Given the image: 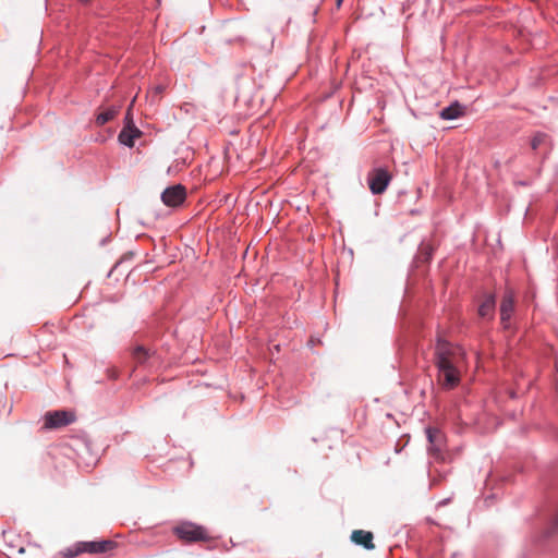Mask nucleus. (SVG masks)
<instances>
[{"label": "nucleus", "mask_w": 558, "mask_h": 558, "mask_svg": "<svg viewBox=\"0 0 558 558\" xmlns=\"http://www.w3.org/2000/svg\"><path fill=\"white\" fill-rule=\"evenodd\" d=\"M434 356L438 368V383L441 387L452 389L458 386L465 360L463 349L439 338Z\"/></svg>", "instance_id": "f257e3e1"}, {"label": "nucleus", "mask_w": 558, "mask_h": 558, "mask_svg": "<svg viewBox=\"0 0 558 558\" xmlns=\"http://www.w3.org/2000/svg\"><path fill=\"white\" fill-rule=\"evenodd\" d=\"M175 535L186 543H208L214 538L206 527L192 522H183L174 529Z\"/></svg>", "instance_id": "f03ea898"}, {"label": "nucleus", "mask_w": 558, "mask_h": 558, "mask_svg": "<svg viewBox=\"0 0 558 558\" xmlns=\"http://www.w3.org/2000/svg\"><path fill=\"white\" fill-rule=\"evenodd\" d=\"M392 177L386 168H375L367 174V183L375 195L383 194L389 185Z\"/></svg>", "instance_id": "7ed1b4c3"}, {"label": "nucleus", "mask_w": 558, "mask_h": 558, "mask_svg": "<svg viewBox=\"0 0 558 558\" xmlns=\"http://www.w3.org/2000/svg\"><path fill=\"white\" fill-rule=\"evenodd\" d=\"M75 421V414L70 411L58 410L49 411L44 416V428L57 429L72 424Z\"/></svg>", "instance_id": "20e7f679"}, {"label": "nucleus", "mask_w": 558, "mask_h": 558, "mask_svg": "<svg viewBox=\"0 0 558 558\" xmlns=\"http://www.w3.org/2000/svg\"><path fill=\"white\" fill-rule=\"evenodd\" d=\"M2 537L8 556H20L25 553V547L20 535L14 531L8 530L2 532Z\"/></svg>", "instance_id": "39448f33"}, {"label": "nucleus", "mask_w": 558, "mask_h": 558, "mask_svg": "<svg viewBox=\"0 0 558 558\" xmlns=\"http://www.w3.org/2000/svg\"><path fill=\"white\" fill-rule=\"evenodd\" d=\"M186 197L185 187L178 184L168 187L161 194V199L167 206L175 207L181 205Z\"/></svg>", "instance_id": "423d86ee"}, {"label": "nucleus", "mask_w": 558, "mask_h": 558, "mask_svg": "<svg viewBox=\"0 0 558 558\" xmlns=\"http://www.w3.org/2000/svg\"><path fill=\"white\" fill-rule=\"evenodd\" d=\"M514 310V294L507 290L500 304V322L505 329L509 328V320Z\"/></svg>", "instance_id": "0eeeda50"}, {"label": "nucleus", "mask_w": 558, "mask_h": 558, "mask_svg": "<svg viewBox=\"0 0 558 558\" xmlns=\"http://www.w3.org/2000/svg\"><path fill=\"white\" fill-rule=\"evenodd\" d=\"M117 546V543L110 539L94 541V542H82V549L84 553L89 554H101L112 550Z\"/></svg>", "instance_id": "6e6552de"}, {"label": "nucleus", "mask_w": 558, "mask_h": 558, "mask_svg": "<svg viewBox=\"0 0 558 558\" xmlns=\"http://www.w3.org/2000/svg\"><path fill=\"white\" fill-rule=\"evenodd\" d=\"M427 438L430 444L429 451L437 459H444L441 454L444 446V435L436 428L427 429Z\"/></svg>", "instance_id": "1a4fd4ad"}, {"label": "nucleus", "mask_w": 558, "mask_h": 558, "mask_svg": "<svg viewBox=\"0 0 558 558\" xmlns=\"http://www.w3.org/2000/svg\"><path fill=\"white\" fill-rule=\"evenodd\" d=\"M141 135L142 132L130 121L120 132L119 142L128 147H133L134 141Z\"/></svg>", "instance_id": "9d476101"}, {"label": "nucleus", "mask_w": 558, "mask_h": 558, "mask_svg": "<svg viewBox=\"0 0 558 558\" xmlns=\"http://www.w3.org/2000/svg\"><path fill=\"white\" fill-rule=\"evenodd\" d=\"M350 538L354 544L360 545L365 549L372 550L375 548V544L373 543L374 535L369 531L354 530L351 533Z\"/></svg>", "instance_id": "9b49d317"}, {"label": "nucleus", "mask_w": 558, "mask_h": 558, "mask_svg": "<svg viewBox=\"0 0 558 558\" xmlns=\"http://www.w3.org/2000/svg\"><path fill=\"white\" fill-rule=\"evenodd\" d=\"M496 301L493 294L485 296L478 307V316L484 319H493L495 313Z\"/></svg>", "instance_id": "f8f14e48"}, {"label": "nucleus", "mask_w": 558, "mask_h": 558, "mask_svg": "<svg viewBox=\"0 0 558 558\" xmlns=\"http://www.w3.org/2000/svg\"><path fill=\"white\" fill-rule=\"evenodd\" d=\"M464 109L459 102H454L449 107L444 108L439 116L444 120H453L463 116Z\"/></svg>", "instance_id": "ddd939ff"}, {"label": "nucleus", "mask_w": 558, "mask_h": 558, "mask_svg": "<svg viewBox=\"0 0 558 558\" xmlns=\"http://www.w3.org/2000/svg\"><path fill=\"white\" fill-rule=\"evenodd\" d=\"M119 112V108H116L113 106L106 108L104 111L99 112L96 117V124L101 126L106 124L107 122L111 121L116 118V116Z\"/></svg>", "instance_id": "4468645a"}, {"label": "nucleus", "mask_w": 558, "mask_h": 558, "mask_svg": "<svg viewBox=\"0 0 558 558\" xmlns=\"http://www.w3.org/2000/svg\"><path fill=\"white\" fill-rule=\"evenodd\" d=\"M132 355L134 361L140 365L145 364L147 360L151 356L149 350L144 348L143 345L135 347L132 352Z\"/></svg>", "instance_id": "2eb2a0df"}, {"label": "nucleus", "mask_w": 558, "mask_h": 558, "mask_svg": "<svg viewBox=\"0 0 558 558\" xmlns=\"http://www.w3.org/2000/svg\"><path fill=\"white\" fill-rule=\"evenodd\" d=\"M82 553H84V550L82 549V542H80L73 548H68L62 551V555L64 558H74Z\"/></svg>", "instance_id": "dca6fc26"}, {"label": "nucleus", "mask_w": 558, "mask_h": 558, "mask_svg": "<svg viewBox=\"0 0 558 558\" xmlns=\"http://www.w3.org/2000/svg\"><path fill=\"white\" fill-rule=\"evenodd\" d=\"M547 136L545 134L538 133L531 141L532 149L536 150L542 144L545 143Z\"/></svg>", "instance_id": "f3484780"}, {"label": "nucleus", "mask_w": 558, "mask_h": 558, "mask_svg": "<svg viewBox=\"0 0 558 558\" xmlns=\"http://www.w3.org/2000/svg\"><path fill=\"white\" fill-rule=\"evenodd\" d=\"M132 102H134V100ZM131 105H133V104H131ZM131 110H132V106H130L128 109L126 117H125V124H128L130 121L133 122Z\"/></svg>", "instance_id": "a211bd4d"}, {"label": "nucleus", "mask_w": 558, "mask_h": 558, "mask_svg": "<svg viewBox=\"0 0 558 558\" xmlns=\"http://www.w3.org/2000/svg\"><path fill=\"white\" fill-rule=\"evenodd\" d=\"M155 90H156V93L160 94V93H162L163 87L159 85V86H157V87L155 88Z\"/></svg>", "instance_id": "6ab92c4d"}, {"label": "nucleus", "mask_w": 558, "mask_h": 558, "mask_svg": "<svg viewBox=\"0 0 558 558\" xmlns=\"http://www.w3.org/2000/svg\"><path fill=\"white\" fill-rule=\"evenodd\" d=\"M342 1H343V0H336V5H337V8H338V9L341 7Z\"/></svg>", "instance_id": "aec40b11"}]
</instances>
